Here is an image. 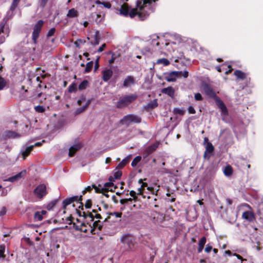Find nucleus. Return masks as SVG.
Here are the masks:
<instances>
[{
  "mask_svg": "<svg viewBox=\"0 0 263 263\" xmlns=\"http://www.w3.org/2000/svg\"><path fill=\"white\" fill-rule=\"evenodd\" d=\"M120 56V54L119 53L116 55L115 53H112L111 58L109 60V63L110 64L113 63L116 59L117 57H119Z\"/></svg>",
  "mask_w": 263,
  "mask_h": 263,
  "instance_id": "58836bf2",
  "label": "nucleus"
},
{
  "mask_svg": "<svg viewBox=\"0 0 263 263\" xmlns=\"http://www.w3.org/2000/svg\"><path fill=\"white\" fill-rule=\"evenodd\" d=\"M48 0H40V5L41 6L44 8L46 5Z\"/></svg>",
  "mask_w": 263,
  "mask_h": 263,
  "instance_id": "13d9d810",
  "label": "nucleus"
},
{
  "mask_svg": "<svg viewBox=\"0 0 263 263\" xmlns=\"http://www.w3.org/2000/svg\"><path fill=\"white\" fill-rule=\"evenodd\" d=\"M7 212L6 208L5 207H3L0 211V216H3L5 214H6Z\"/></svg>",
  "mask_w": 263,
  "mask_h": 263,
  "instance_id": "864d4df0",
  "label": "nucleus"
},
{
  "mask_svg": "<svg viewBox=\"0 0 263 263\" xmlns=\"http://www.w3.org/2000/svg\"><path fill=\"white\" fill-rule=\"evenodd\" d=\"M5 250V247L4 246H0V258H4L5 255L4 252Z\"/></svg>",
  "mask_w": 263,
  "mask_h": 263,
  "instance_id": "a19ab883",
  "label": "nucleus"
},
{
  "mask_svg": "<svg viewBox=\"0 0 263 263\" xmlns=\"http://www.w3.org/2000/svg\"><path fill=\"white\" fill-rule=\"evenodd\" d=\"M43 24L44 22L42 20H39L37 22L33 27V31L32 32V40L35 44H36L37 39L39 36Z\"/></svg>",
  "mask_w": 263,
  "mask_h": 263,
  "instance_id": "39448f33",
  "label": "nucleus"
},
{
  "mask_svg": "<svg viewBox=\"0 0 263 263\" xmlns=\"http://www.w3.org/2000/svg\"><path fill=\"white\" fill-rule=\"evenodd\" d=\"M85 43V41H83L81 39H78L75 42L74 45L76 46V47L80 48V45L82 43Z\"/></svg>",
  "mask_w": 263,
  "mask_h": 263,
  "instance_id": "09e8293b",
  "label": "nucleus"
},
{
  "mask_svg": "<svg viewBox=\"0 0 263 263\" xmlns=\"http://www.w3.org/2000/svg\"><path fill=\"white\" fill-rule=\"evenodd\" d=\"M178 78V73L177 71H172L165 74V79L167 82H175Z\"/></svg>",
  "mask_w": 263,
  "mask_h": 263,
  "instance_id": "ddd939ff",
  "label": "nucleus"
},
{
  "mask_svg": "<svg viewBox=\"0 0 263 263\" xmlns=\"http://www.w3.org/2000/svg\"><path fill=\"white\" fill-rule=\"evenodd\" d=\"M202 89L206 96L211 98L214 99V101L216 98H219L216 94L213 88L208 84L204 83L202 85Z\"/></svg>",
  "mask_w": 263,
  "mask_h": 263,
  "instance_id": "0eeeda50",
  "label": "nucleus"
},
{
  "mask_svg": "<svg viewBox=\"0 0 263 263\" xmlns=\"http://www.w3.org/2000/svg\"><path fill=\"white\" fill-rule=\"evenodd\" d=\"M175 111L176 114H178L179 115H183V111L180 109H175Z\"/></svg>",
  "mask_w": 263,
  "mask_h": 263,
  "instance_id": "338daca9",
  "label": "nucleus"
},
{
  "mask_svg": "<svg viewBox=\"0 0 263 263\" xmlns=\"http://www.w3.org/2000/svg\"><path fill=\"white\" fill-rule=\"evenodd\" d=\"M137 98V96L135 94L126 95L121 97L117 103V107L118 108H122L134 102Z\"/></svg>",
  "mask_w": 263,
  "mask_h": 263,
  "instance_id": "7ed1b4c3",
  "label": "nucleus"
},
{
  "mask_svg": "<svg viewBox=\"0 0 263 263\" xmlns=\"http://www.w3.org/2000/svg\"><path fill=\"white\" fill-rule=\"evenodd\" d=\"M106 47V44H103L101 47H99V48L98 50V52H101L103 51L104 49V48Z\"/></svg>",
  "mask_w": 263,
  "mask_h": 263,
  "instance_id": "052dcab7",
  "label": "nucleus"
},
{
  "mask_svg": "<svg viewBox=\"0 0 263 263\" xmlns=\"http://www.w3.org/2000/svg\"><path fill=\"white\" fill-rule=\"evenodd\" d=\"M128 0H113L112 3H115L118 6H120L121 8L119 9L120 13L121 14L125 16H129L131 18L134 17L136 15L138 16V13L140 12L139 8H137L136 6V9H132L129 10L128 6L125 2Z\"/></svg>",
  "mask_w": 263,
  "mask_h": 263,
  "instance_id": "f257e3e1",
  "label": "nucleus"
},
{
  "mask_svg": "<svg viewBox=\"0 0 263 263\" xmlns=\"http://www.w3.org/2000/svg\"><path fill=\"white\" fill-rule=\"evenodd\" d=\"M102 5L107 8H110L111 6V5L109 2H103Z\"/></svg>",
  "mask_w": 263,
  "mask_h": 263,
  "instance_id": "4d7b16f0",
  "label": "nucleus"
},
{
  "mask_svg": "<svg viewBox=\"0 0 263 263\" xmlns=\"http://www.w3.org/2000/svg\"><path fill=\"white\" fill-rule=\"evenodd\" d=\"M92 201L90 199H87L85 202V206L86 209H90L91 206Z\"/></svg>",
  "mask_w": 263,
  "mask_h": 263,
  "instance_id": "49530a36",
  "label": "nucleus"
},
{
  "mask_svg": "<svg viewBox=\"0 0 263 263\" xmlns=\"http://www.w3.org/2000/svg\"><path fill=\"white\" fill-rule=\"evenodd\" d=\"M17 6V5L16 4V3L12 2V3L10 7V11H13V10H14Z\"/></svg>",
  "mask_w": 263,
  "mask_h": 263,
  "instance_id": "6e6d98bb",
  "label": "nucleus"
},
{
  "mask_svg": "<svg viewBox=\"0 0 263 263\" xmlns=\"http://www.w3.org/2000/svg\"><path fill=\"white\" fill-rule=\"evenodd\" d=\"M188 110H189V112L190 114H195V112H196V111H195V109H194V107H192V106H190V107H189V109H188Z\"/></svg>",
  "mask_w": 263,
  "mask_h": 263,
  "instance_id": "680f3d73",
  "label": "nucleus"
},
{
  "mask_svg": "<svg viewBox=\"0 0 263 263\" xmlns=\"http://www.w3.org/2000/svg\"><path fill=\"white\" fill-rule=\"evenodd\" d=\"M112 186H114L113 181H110V182H106L104 185V190L108 191L109 188Z\"/></svg>",
  "mask_w": 263,
  "mask_h": 263,
  "instance_id": "4c0bfd02",
  "label": "nucleus"
},
{
  "mask_svg": "<svg viewBox=\"0 0 263 263\" xmlns=\"http://www.w3.org/2000/svg\"><path fill=\"white\" fill-rule=\"evenodd\" d=\"M81 147V145L80 144H76L73 145L71 146L69 148V156L70 157H72L75 153L78 151Z\"/></svg>",
  "mask_w": 263,
  "mask_h": 263,
  "instance_id": "a211bd4d",
  "label": "nucleus"
},
{
  "mask_svg": "<svg viewBox=\"0 0 263 263\" xmlns=\"http://www.w3.org/2000/svg\"><path fill=\"white\" fill-rule=\"evenodd\" d=\"M88 82L87 80L83 81L79 85V89L80 90L85 89L88 86Z\"/></svg>",
  "mask_w": 263,
  "mask_h": 263,
  "instance_id": "7c9ffc66",
  "label": "nucleus"
},
{
  "mask_svg": "<svg viewBox=\"0 0 263 263\" xmlns=\"http://www.w3.org/2000/svg\"><path fill=\"white\" fill-rule=\"evenodd\" d=\"M258 212L260 214L263 213V202L259 203L258 206Z\"/></svg>",
  "mask_w": 263,
  "mask_h": 263,
  "instance_id": "de8ad7c7",
  "label": "nucleus"
},
{
  "mask_svg": "<svg viewBox=\"0 0 263 263\" xmlns=\"http://www.w3.org/2000/svg\"><path fill=\"white\" fill-rule=\"evenodd\" d=\"M138 182L139 184H141L142 187L147 186V183L143 182V180L141 179L139 180Z\"/></svg>",
  "mask_w": 263,
  "mask_h": 263,
  "instance_id": "0e129e2a",
  "label": "nucleus"
},
{
  "mask_svg": "<svg viewBox=\"0 0 263 263\" xmlns=\"http://www.w3.org/2000/svg\"><path fill=\"white\" fill-rule=\"evenodd\" d=\"M6 136L9 138H15L20 137V135L13 131H8L6 133Z\"/></svg>",
  "mask_w": 263,
  "mask_h": 263,
  "instance_id": "c85d7f7f",
  "label": "nucleus"
},
{
  "mask_svg": "<svg viewBox=\"0 0 263 263\" xmlns=\"http://www.w3.org/2000/svg\"><path fill=\"white\" fill-rule=\"evenodd\" d=\"M92 187L95 190L96 192L97 193H102L103 191H104V188L100 189L95 184L92 185Z\"/></svg>",
  "mask_w": 263,
  "mask_h": 263,
  "instance_id": "79ce46f5",
  "label": "nucleus"
},
{
  "mask_svg": "<svg viewBox=\"0 0 263 263\" xmlns=\"http://www.w3.org/2000/svg\"><path fill=\"white\" fill-rule=\"evenodd\" d=\"M110 215H114L117 218H119L121 217L122 213L121 212H114L110 213Z\"/></svg>",
  "mask_w": 263,
  "mask_h": 263,
  "instance_id": "603ef678",
  "label": "nucleus"
},
{
  "mask_svg": "<svg viewBox=\"0 0 263 263\" xmlns=\"http://www.w3.org/2000/svg\"><path fill=\"white\" fill-rule=\"evenodd\" d=\"M242 217L250 222L253 221L255 219L253 213L249 211L243 212L242 215Z\"/></svg>",
  "mask_w": 263,
  "mask_h": 263,
  "instance_id": "dca6fc26",
  "label": "nucleus"
},
{
  "mask_svg": "<svg viewBox=\"0 0 263 263\" xmlns=\"http://www.w3.org/2000/svg\"><path fill=\"white\" fill-rule=\"evenodd\" d=\"M93 41L92 42V43L94 45H97L99 44V41L100 40V35L99 31H96L93 35Z\"/></svg>",
  "mask_w": 263,
  "mask_h": 263,
  "instance_id": "393cba45",
  "label": "nucleus"
},
{
  "mask_svg": "<svg viewBox=\"0 0 263 263\" xmlns=\"http://www.w3.org/2000/svg\"><path fill=\"white\" fill-rule=\"evenodd\" d=\"M93 65V63L92 61H90V62H88L86 64V68H85V72H90L91 70V69H92Z\"/></svg>",
  "mask_w": 263,
  "mask_h": 263,
  "instance_id": "473e14b6",
  "label": "nucleus"
},
{
  "mask_svg": "<svg viewBox=\"0 0 263 263\" xmlns=\"http://www.w3.org/2000/svg\"><path fill=\"white\" fill-rule=\"evenodd\" d=\"M26 172L25 170L22 171L21 172L18 173L15 175H14L12 177H10L8 178L7 179H6V181L14 182L15 181H17L19 179H20L21 178L24 177L26 175Z\"/></svg>",
  "mask_w": 263,
  "mask_h": 263,
  "instance_id": "f8f14e48",
  "label": "nucleus"
},
{
  "mask_svg": "<svg viewBox=\"0 0 263 263\" xmlns=\"http://www.w3.org/2000/svg\"><path fill=\"white\" fill-rule=\"evenodd\" d=\"M159 145V142H155L154 143L151 144V145L146 147V148L145 150V153H146L147 155L151 154L158 148Z\"/></svg>",
  "mask_w": 263,
  "mask_h": 263,
  "instance_id": "2eb2a0df",
  "label": "nucleus"
},
{
  "mask_svg": "<svg viewBox=\"0 0 263 263\" xmlns=\"http://www.w3.org/2000/svg\"><path fill=\"white\" fill-rule=\"evenodd\" d=\"M178 73V78L179 77H183L184 78H186L188 77V71H177Z\"/></svg>",
  "mask_w": 263,
  "mask_h": 263,
  "instance_id": "c9c22d12",
  "label": "nucleus"
},
{
  "mask_svg": "<svg viewBox=\"0 0 263 263\" xmlns=\"http://www.w3.org/2000/svg\"><path fill=\"white\" fill-rule=\"evenodd\" d=\"M55 31V29L54 28H51L47 33V37H50V36H52L54 34Z\"/></svg>",
  "mask_w": 263,
  "mask_h": 263,
  "instance_id": "a18cd8bd",
  "label": "nucleus"
},
{
  "mask_svg": "<svg viewBox=\"0 0 263 263\" xmlns=\"http://www.w3.org/2000/svg\"><path fill=\"white\" fill-rule=\"evenodd\" d=\"M223 173L227 177L230 176L233 173V168L230 165H227L223 170Z\"/></svg>",
  "mask_w": 263,
  "mask_h": 263,
  "instance_id": "5701e85b",
  "label": "nucleus"
},
{
  "mask_svg": "<svg viewBox=\"0 0 263 263\" xmlns=\"http://www.w3.org/2000/svg\"><path fill=\"white\" fill-rule=\"evenodd\" d=\"M90 103V100L87 101L85 105L84 106H83L81 107L78 108L76 112L77 114H80L82 112H83L84 110L86 109V108L88 107V106L89 105Z\"/></svg>",
  "mask_w": 263,
  "mask_h": 263,
  "instance_id": "c756f323",
  "label": "nucleus"
},
{
  "mask_svg": "<svg viewBox=\"0 0 263 263\" xmlns=\"http://www.w3.org/2000/svg\"><path fill=\"white\" fill-rule=\"evenodd\" d=\"M234 75L241 80H244L246 78V74L240 70H237L234 72Z\"/></svg>",
  "mask_w": 263,
  "mask_h": 263,
  "instance_id": "bb28decb",
  "label": "nucleus"
},
{
  "mask_svg": "<svg viewBox=\"0 0 263 263\" xmlns=\"http://www.w3.org/2000/svg\"><path fill=\"white\" fill-rule=\"evenodd\" d=\"M34 193L36 196L40 198H42L46 194V187L43 184H40L34 190Z\"/></svg>",
  "mask_w": 263,
  "mask_h": 263,
  "instance_id": "6e6552de",
  "label": "nucleus"
},
{
  "mask_svg": "<svg viewBox=\"0 0 263 263\" xmlns=\"http://www.w3.org/2000/svg\"><path fill=\"white\" fill-rule=\"evenodd\" d=\"M132 158V155H129L126 157H125L124 159H123L121 162H120L117 167L118 168H123L127 163H128L130 160V159Z\"/></svg>",
  "mask_w": 263,
  "mask_h": 263,
  "instance_id": "412c9836",
  "label": "nucleus"
},
{
  "mask_svg": "<svg viewBox=\"0 0 263 263\" xmlns=\"http://www.w3.org/2000/svg\"><path fill=\"white\" fill-rule=\"evenodd\" d=\"M120 202V203L123 205L128 204V202L126 201V199H121Z\"/></svg>",
  "mask_w": 263,
  "mask_h": 263,
  "instance_id": "774afa93",
  "label": "nucleus"
},
{
  "mask_svg": "<svg viewBox=\"0 0 263 263\" xmlns=\"http://www.w3.org/2000/svg\"><path fill=\"white\" fill-rule=\"evenodd\" d=\"M161 92L162 93L166 94L169 97H171L172 98H173L175 94V90L172 87L169 86L167 87V88H163L161 90Z\"/></svg>",
  "mask_w": 263,
  "mask_h": 263,
  "instance_id": "f3484780",
  "label": "nucleus"
},
{
  "mask_svg": "<svg viewBox=\"0 0 263 263\" xmlns=\"http://www.w3.org/2000/svg\"><path fill=\"white\" fill-rule=\"evenodd\" d=\"M122 175V172L120 171H117L115 172L114 177L110 176L109 178V181H114L116 179H119L120 178Z\"/></svg>",
  "mask_w": 263,
  "mask_h": 263,
  "instance_id": "a878e982",
  "label": "nucleus"
},
{
  "mask_svg": "<svg viewBox=\"0 0 263 263\" xmlns=\"http://www.w3.org/2000/svg\"><path fill=\"white\" fill-rule=\"evenodd\" d=\"M214 149V146L210 142H208L205 146V151L204 153L203 157L206 158L207 157L208 153H211Z\"/></svg>",
  "mask_w": 263,
  "mask_h": 263,
  "instance_id": "aec40b11",
  "label": "nucleus"
},
{
  "mask_svg": "<svg viewBox=\"0 0 263 263\" xmlns=\"http://www.w3.org/2000/svg\"><path fill=\"white\" fill-rule=\"evenodd\" d=\"M78 11L76 10L75 9L72 8L68 11V13L67 14V16L68 17L72 18L78 16Z\"/></svg>",
  "mask_w": 263,
  "mask_h": 263,
  "instance_id": "b1692460",
  "label": "nucleus"
},
{
  "mask_svg": "<svg viewBox=\"0 0 263 263\" xmlns=\"http://www.w3.org/2000/svg\"><path fill=\"white\" fill-rule=\"evenodd\" d=\"M212 247L211 246L207 245L205 248V251L207 253H209L211 251Z\"/></svg>",
  "mask_w": 263,
  "mask_h": 263,
  "instance_id": "bf43d9fd",
  "label": "nucleus"
},
{
  "mask_svg": "<svg viewBox=\"0 0 263 263\" xmlns=\"http://www.w3.org/2000/svg\"><path fill=\"white\" fill-rule=\"evenodd\" d=\"M77 213L80 217H83L87 220L89 219V221L92 222L94 220L93 215L90 212L86 213L85 212H82L77 209H76Z\"/></svg>",
  "mask_w": 263,
  "mask_h": 263,
  "instance_id": "9b49d317",
  "label": "nucleus"
},
{
  "mask_svg": "<svg viewBox=\"0 0 263 263\" xmlns=\"http://www.w3.org/2000/svg\"><path fill=\"white\" fill-rule=\"evenodd\" d=\"M141 157L140 156H136L134 160H133L132 162V166L133 167L136 166L137 164L141 161Z\"/></svg>",
  "mask_w": 263,
  "mask_h": 263,
  "instance_id": "2f4dec72",
  "label": "nucleus"
},
{
  "mask_svg": "<svg viewBox=\"0 0 263 263\" xmlns=\"http://www.w3.org/2000/svg\"><path fill=\"white\" fill-rule=\"evenodd\" d=\"M92 186H88L85 188V189L83 191V194H85L87 192H90L92 190Z\"/></svg>",
  "mask_w": 263,
  "mask_h": 263,
  "instance_id": "5fc2aeb1",
  "label": "nucleus"
},
{
  "mask_svg": "<svg viewBox=\"0 0 263 263\" xmlns=\"http://www.w3.org/2000/svg\"><path fill=\"white\" fill-rule=\"evenodd\" d=\"M215 102L218 107L220 110L221 115L227 116L228 114V111L222 100L219 98H216V100Z\"/></svg>",
  "mask_w": 263,
  "mask_h": 263,
  "instance_id": "1a4fd4ad",
  "label": "nucleus"
},
{
  "mask_svg": "<svg viewBox=\"0 0 263 263\" xmlns=\"http://www.w3.org/2000/svg\"><path fill=\"white\" fill-rule=\"evenodd\" d=\"M102 79L104 82H107L112 77L113 72L110 69H105L102 71Z\"/></svg>",
  "mask_w": 263,
  "mask_h": 263,
  "instance_id": "4468645a",
  "label": "nucleus"
},
{
  "mask_svg": "<svg viewBox=\"0 0 263 263\" xmlns=\"http://www.w3.org/2000/svg\"><path fill=\"white\" fill-rule=\"evenodd\" d=\"M205 242H206L205 237H202L199 240L198 245H199V246H202L204 247Z\"/></svg>",
  "mask_w": 263,
  "mask_h": 263,
  "instance_id": "3c124183",
  "label": "nucleus"
},
{
  "mask_svg": "<svg viewBox=\"0 0 263 263\" xmlns=\"http://www.w3.org/2000/svg\"><path fill=\"white\" fill-rule=\"evenodd\" d=\"M130 195L134 198V199H136L137 198L136 194H137L136 192L134 191H131L129 193Z\"/></svg>",
  "mask_w": 263,
  "mask_h": 263,
  "instance_id": "e2e57ef3",
  "label": "nucleus"
},
{
  "mask_svg": "<svg viewBox=\"0 0 263 263\" xmlns=\"http://www.w3.org/2000/svg\"><path fill=\"white\" fill-rule=\"evenodd\" d=\"M77 89V85L75 83L71 84L68 88L69 92H76Z\"/></svg>",
  "mask_w": 263,
  "mask_h": 263,
  "instance_id": "e433bc0d",
  "label": "nucleus"
},
{
  "mask_svg": "<svg viewBox=\"0 0 263 263\" xmlns=\"http://www.w3.org/2000/svg\"><path fill=\"white\" fill-rule=\"evenodd\" d=\"M254 248H255L257 251H259L261 250V248L259 247V242H257V245L254 246Z\"/></svg>",
  "mask_w": 263,
  "mask_h": 263,
  "instance_id": "69168bd1",
  "label": "nucleus"
},
{
  "mask_svg": "<svg viewBox=\"0 0 263 263\" xmlns=\"http://www.w3.org/2000/svg\"><path fill=\"white\" fill-rule=\"evenodd\" d=\"M10 11H8L7 16L3 20L0 24V44L3 43L6 37L9 36V28L6 24L7 22L12 16V12L9 15Z\"/></svg>",
  "mask_w": 263,
  "mask_h": 263,
  "instance_id": "f03ea898",
  "label": "nucleus"
},
{
  "mask_svg": "<svg viewBox=\"0 0 263 263\" xmlns=\"http://www.w3.org/2000/svg\"><path fill=\"white\" fill-rule=\"evenodd\" d=\"M141 122V118L134 115H126L120 120V123L122 124H127L130 123H139Z\"/></svg>",
  "mask_w": 263,
  "mask_h": 263,
  "instance_id": "423d86ee",
  "label": "nucleus"
},
{
  "mask_svg": "<svg viewBox=\"0 0 263 263\" xmlns=\"http://www.w3.org/2000/svg\"><path fill=\"white\" fill-rule=\"evenodd\" d=\"M157 64H162L164 66H167L170 64V61L165 58L159 59L157 61Z\"/></svg>",
  "mask_w": 263,
  "mask_h": 263,
  "instance_id": "cd10ccee",
  "label": "nucleus"
},
{
  "mask_svg": "<svg viewBox=\"0 0 263 263\" xmlns=\"http://www.w3.org/2000/svg\"><path fill=\"white\" fill-rule=\"evenodd\" d=\"M33 148V145H30L26 147L25 149L22 151V155L23 157V159H25L26 157L29 155L31 151Z\"/></svg>",
  "mask_w": 263,
  "mask_h": 263,
  "instance_id": "4be33fe9",
  "label": "nucleus"
},
{
  "mask_svg": "<svg viewBox=\"0 0 263 263\" xmlns=\"http://www.w3.org/2000/svg\"><path fill=\"white\" fill-rule=\"evenodd\" d=\"M6 83L5 79L0 77V90H2L6 86Z\"/></svg>",
  "mask_w": 263,
  "mask_h": 263,
  "instance_id": "ea45409f",
  "label": "nucleus"
},
{
  "mask_svg": "<svg viewBox=\"0 0 263 263\" xmlns=\"http://www.w3.org/2000/svg\"><path fill=\"white\" fill-rule=\"evenodd\" d=\"M35 111L39 113L44 112L45 110V108L43 106L37 105L34 107Z\"/></svg>",
  "mask_w": 263,
  "mask_h": 263,
  "instance_id": "f704fd0d",
  "label": "nucleus"
},
{
  "mask_svg": "<svg viewBox=\"0 0 263 263\" xmlns=\"http://www.w3.org/2000/svg\"><path fill=\"white\" fill-rule=\"evenodd\" d=\"M194 98L196 101H202L203 100V98L200 93H195Z\"/></svg>",
  "mask_w": 263,
  "mask_h": 263,
  "instance_id": "c03bdc74",
  "label": "nucleus"
},
{
  "mask_svg": "<svg viewBox=\"0 0 263 263\" xmlns=\"http://www.w3.org/2000/svg\"><path fill=\"white\" fill-rule=\"evenodd\" d=\"M100 222V221H95L93 223H92V225H93V227L94 228V229L95 228H98V229L101 230V229H102V226L99 224V223Z\"/></svg>",
  "mask_w": 263,
  "mask_h": 263,
  "instance_id": "37998d69",
  "label": "nucleus"
},
{
  "mask_svg": "<svg viewBox=\"0 0 263 263\" xmlns=\"http://www.w3.org/2000/svg\"><path fill=\"white\" fill-rule=\"evenodd\" d=\"M57 203V201H52L48 203L47 205V209L49 210L51 209Z\"/></svg>",
  "mask_w": 263,
  "mask_h": 263,
  "instance_id": "8fccbe9b",
  "label": "nucleus"
},
{
  "mask_svg": "<svg viewBox=\"0 0 263 263\" xmlns=\"http://www.w3.org/2000/svg\"><path fill=\"white\" fill-rule=\"evenodd\" d=\"M82 200V196L81 195L80 196H72L69 198H67L65 199L63 201V206L64 209H66V207L70 204L71 203L76 202H78L80 204V205L79 206V208H81V210H83V204L81 201Z\"/></svg>",
  "mask_w": 263,
  "mask_h": 263,
  "instance_id": "20e7f679",
  "label": "nucleus"
},
{
  "mask_svg": "<svg viewBox=\"0 0 263 263\" xmlns=\"http://www.w3.org/2000/svg\"><path fill=\"white\" fill-rule=\"evenodd\" d=\"M34 218L36 221H41L43 219V217L42 216V213L39 212V211H37L35 213Z\"/></svg>",
  "mask_w": 263,
  "mask_h": 263,
  "instance_id": "72a5a7b5",
  "label": "nucleus"
},
{
  "mask_svg": "<svg viewBox=\"0 0 263 263\" xmlns=\"http://www.w3.org/2000/svg\"><path fill=\"white\" fill-rule=\"evenodd\" d=\"M136 83L135 78L132 76H127L124 79L123 83V86L124 87H129Z\"/></svg>",
  "mask_w": 263,
  "mask_h": 263,
  "instance_id": "9d476101",
  "label": "nucleus"
},
{
  "mask_svg": "<svg viewBox=\"0 0 263 263\" xmlns=\"http://www.w3.org/2000/svg\"><path fill=\"white\" fill-rule=\"evenodd\" d=\"M158 105L157 99H155L153 101L149 102L146 105L144 106L146 109H153L157 107Z\"/></svg>",
  "mask_w": 263,
  "mask_h": 263,
  "instance_id": "6ab92c4d",
  "label": "nucleus"
}]
</instances>
